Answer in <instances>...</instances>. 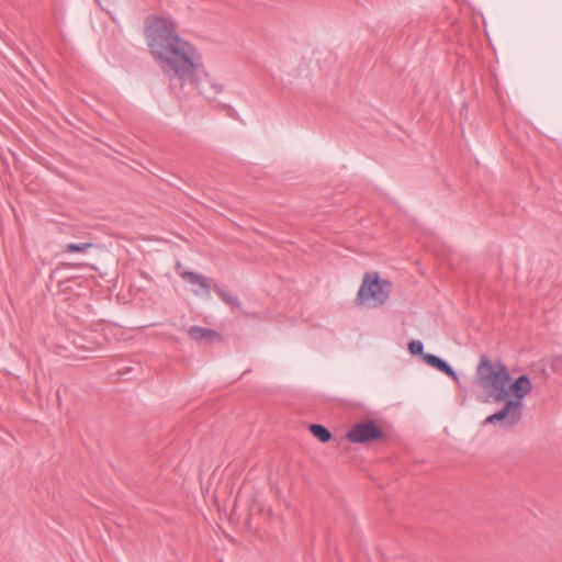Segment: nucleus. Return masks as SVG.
I'll return each mask as SVG.
<instances>
[{"label": "nucleus", "mask_w": 562, "mask_h": 562, "mask_svg": "<svg viewBox=\"0 0 562 562\" xmlns=\"http://www.w3.org/2000/svg\"><path fill=\"white\" fill-rule=\"evenodd\" d=\"M147 44L161 70L171 80H192L203 66L194 46L181 38L172 23L159 16H148L145 22Z\"/></svg>", "instance_id": "obj_1"}, {"label": "nucleus", "mask_w": 562, "mask_h": 562, "mask_svg": "<svg viewBox=\"0 0 562 562\" xmlns=\"http://www.w3.org/2000/svg\"><path fill=\"white\" fill-rule=\"evenodd\" d=\"M475 379L479 386L495 402H505L498 412L485 418L484 425L498 424L506 429L516 426L522 416V402L509 398L507 384L512 376L508 368L502 361L493 362L486 355H482L475 370Z\"/></svg>", "instance_id": "obj_2"}, {"label": "nucleus", "mask_w": 562, "mask_h": 562, "mask_svg": "<svg viewBox=\"0 0 562 562\" xmlns=\"http://www.w3.org/2000/svg\"><path fill=\"white\" fill-rule=\"evenodd\" d=\"M391 283L386 280H381L376 274L371 279L370 273H366L362 284L358 291L357 302L363 304L368 300H372L375 305L381 306L389 300Z\"/></svg>", "instance_id": "obj_3"}, {"label": "nucleus", "mask_w": 562, "mask_h": 562, "mask_svg": "<svg viewBox=\"0 0 562 562\" xmlns=\"http://www.w3.org/2000/svg\"><path fill=\"white\" fill-rule=\"evenodd\" d=\"M346 438L352 443H368L385 438L383 430L372 419L356 423L346 434Z\"/></svg>", "instance_id": "obj_4"}, {"label": "nucleus", "mask_w": 562, "mask_h": 562, "mask_svg": "<svg viewBox=\"0 0 562 562\" xmlns=\"http://www.w3.org/2000/svg\"><path fill=\"white\" fill-rule=\"evenodd\" d=\"M509 385L508 392L512 393L515 398L514 401H520L530 393L532 390V384L527 375H520L518 376L512 384Z\"/></svg>", "instance_id": "obj_5"}, {"label": "nucleus", "mask_w": 562, "mask_h": 562, "mask_svg": "<svg viewBox=\"0 0 562 562\" xmlns=\"http://www.w3.org/2000/svg\"><path fill=\"white\" fill-rule=\"evenodd\" d=\"M180 276L184 281L195 286L193 291L198 294L202 291H207L209 285L206 282V278L199 276L194 272H180Z\"/></svg>", "instance_id": "obj_6"}, {"label": "nucleus", "mask_w": 562, "mask_h": 562, "mask_svg": "<svg viewBox=\"0 0 562 562\" xmlns=\"http://www.w3.org/2000/svg\"><path fill=\"white\" fill-rule=\"evenodd\" d=\"M213 291L218 295V297L228 305L232 310H238L240 308V302L239 300L232 295L227 290L222 289L217 286L216 284H213Z\"/></svg>", "instance_id": "obj_7"}, {"label": "nucleus", "mask_w": 562, "mask_h": 562, "mask_svg": "<svg viewBox=\"0 0 562 562\" xmlns=\"http://www.w3.org/2000/svg\"><path fill=\"white\" fill-rule=\"evenodd\" d=\"M308 429L311 434L323 443H326L331 439V432L321 424H311Z\"/></svg>", "instance_id": "obj_8"}, {"label": "nucleus", "mask_w": 562, "mask_h": 562, "mask_svg": "<svg viewBox=\"0 0 562 562\" xmlns=\"http://www.w3.org/2000/svg\"><path fill=\"white\" fill-rule=\"evenodd\" d=\"M188 334L192 340L211 339V329L200 326H191Z\"/></svg>", "instance_id": "obj_9"}, {"label": "nucleus", "mask_w": 562, "mask_h": 562, "mask_svg": "<svg viewBox=\"0 0 562 562\" xmlns=\"http://www.w3.org/2000/svg\"><path fill=\"white\" fill-rule=\"evenodd\" d=\"M92 243H69L65 245V252H86L88 249L92 248Z\"/></svg>", "instance_id": "obj_10"}, {"label": "nucleus", "mask_w": 562, "mask_h": 562, "mask_svg": "<svg viewBox=\"0 0 562 562\" xmlns=\"http://www.w3.org/2000/svg\"><path fill=\"white\" fill-rule=\"evenodd\" d=\"M424 361H425L428 366H430V367H432V368H435V369H437V370H439V371H441L442 367H443V366H445V363L447 362V361H446V360H443L442 358H440V357H438V356H436V355H431V353H426V355H424Z\"/></svg>", "instance_id": "obj_11"}, {"label": "nucleus", "mask_w": 562, "mask_h": 562, "mask_svg": "<svg viewBox=\"0 0 562 562\" xmlns=\"http://www.w3.org/2000/svg\"><path fill=\"white\" fill-rule=\"evenodd\" d=\"M408 350L414 356H422L424 358V345L420 340H411L408 342Z\"/></svg>", "instance_id": "obj_12"}, {"label": "nucleus", "mask_w": 562, "mask_h": 562, "mask_svg": "<svg viewBox=\"0 0 562 562\" xmlns=\"http://www.w3.org/2000/svg\"><path fill=\"white\" fill-rule=\"evenodd\" d=\"M440 372L447 374L456 382L459 381L458 374L456 373V371L452 369V367L448 362L445 363V366L442 367Z\"/></svg>", "instance_id": "obj_13"}, {"label": "nucleus", "mask_w": 562, "mask_h": 562, "mask_svg": "<svg viewBox=\"0 0 562 562\" xmlns=\"http://www.w3.org/2000/svg\"><path fill=\"white\" fill-rule=\"evenodd\" d=\"M218 108L223 111H225L227 113V115L234 117L235 116V110L227 105V104H224V103H218Z\"/></svg>", "instance_id": "obj_14"}, {"label": "nucleus", "mask_w": 562, "mask_h": 562, "mask_svg": "<svg viewBox=\"0 0 562 562\" xmlns=\"http://www.w3.org/2000/svg\"><path fill=\"white\" fill-rule=\"evenodd\" d=\"M562 364V358H557L553 363H552V368L553 370H558V367Z\"/></svg>", "instance_id": "obj_15"}, {"label": "nucleus", "mask_w": 562, "mask_h": 562, "mask_svg": "<svg viewBox=\"0 0 562 562\" xmlns=\"http://www.w3.org/2000/svg\"><path fill=\"white\" fill-rule=\"evenodd\" d=\"M180 272H187L181 263H177V273L180 276Z\"/></svg>", "instance_id": "obj_16"}, {"label": "nucleus", "mask_w": 562, "mask_h": 562, "mask_svg": "<svg viewBox=\"0 0 562 562\" xmlns=\"http://www.w3.org/2000/svg\"><path fill=\"white\" fill-rule=\"evenodd\" d=\"M212 336H213V341L221 338L220 334H217L215 330H213Z\"/></svg>", "instance_id": "obj_17"}, {"label": "nucleus", "mask_w": 562, "mask_h": 562, "mask_svg": "<svg viewBox=\"0 0 562 562\" xmlns=\"http://www.w3.org/2000/svg\"><path fill=\"white\" fill-rule=\"evenodd\" d=\"M222 90H223V87L220 86L218 89H217V92H222Z\"/></svg>", "instance_id": "obj_18"}]
</instances>
